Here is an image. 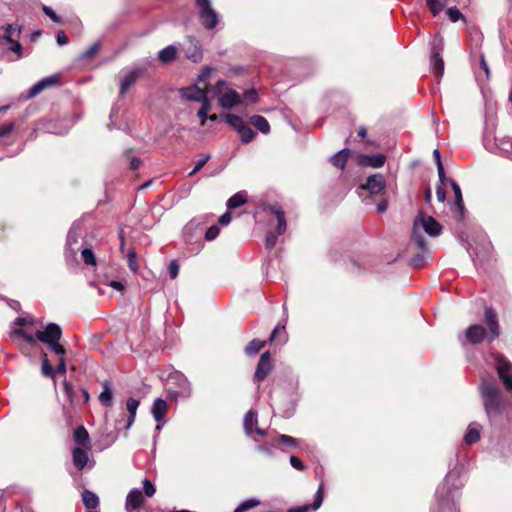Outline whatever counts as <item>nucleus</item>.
<instances>
[{
  "label": "nucleus",
  "instance_id": "49530a36",
  "mask_svg": "<svg viewBox=\"0 0 512 512\" xmlns=\"http://www.w3.org/2000/svg\"><path fill=\"white\" fill-rule=\"evenodd\" d=\"M99 49H100V43L96 42L93 45H91L86 51H84L81 54L80 58L82 60H89V59L93 58L98 53Z\"/></svg>",
  "mask_w": 512,
  "mask_h": 512
},
{
  "label": "nucleus",
  "instance_id": "ea45409f",
  "mask_svg": "<svg viewBox=\"0 0 512 512\" xmlns=\"http://www.w3.org/2000/svg\"><path fill=\"white\" fill-rule=\"evenodd\" d=\"M265 341L259 339H253L245 348L247 355L253 356L257 354L265 345Z\"/></svg>",
  "mask_w": 512,
  "mask_h": 512
},
{
  "label": "nucleus",
  "instance_id": "473e14b6",
  "mask_svg": "<svg viewBox=\"0 0 512 512\" xmlns=\"http://www.w3.org/2000/svg\"><path fill=\"white\" fill-rule=\"evenodd\" d=\"M177 55V49L173 45H169L164 49L160 50L158 53V58L163 63L172 62Z\"/></svg>",
  "mask_w": 512,
  "mask_h": 512
},
{
  "label": "nucleus",
  "instance_id": "412c9836",
  "mask_svg": "<svg viewBox=\"0 0 512 512\" xmlns=\"http://www.w3.org/2000/svg\"><path fill=\"white\" fill-rule=\"evenodd\" d=\"M271 368L270 354L269 352H264L260 356V360L255 371V378L259 381L263 380L269 374Z\"/></svg>",
  "mask_w": 512,
  "mask_h": 512
},
{
  "label": "nucleus",
  "instance_id": "dca6fc26",
  "mask_svg": "<svg viewBox=\"0 0 512 512\" xmlns=\"http://www.w3.org/2000/svg\"><path fill=\"white\" fill-rule=\"evenodd\" d=\"M485 321L489 328V340L492 341L497 338L500 333L497 314L492 308L485 309Z\"/></svg>",
  "mask_w": 512,
  "mask_h": 512
},
{
  "label": "nucleus",
  "instance_id": "c9c22d12",
  "mask_svg": "<svg viewBox=\"0 0 512 512\" xmlns=\"http://www.w3.org/2000/svg\"><path fill=\"white\" fill-rule=\"evenodd\" d=\"M3 39L6 41H9L11 39L19 38L20 36V27L14 25V24H7L3 26Z\"/></svg>",
  "mask_w": 512,
  "mask_h": 512
},
{
  "label": "nucleus",
  "instance_id": "f8f14e48",
  "mask_svg": "<svg viewBox=\"0 0 512 512\" xmlns=\"http://www.w3.org/2000/svg\"><path fill=\"white\" fill-rule=\"evenodd\" d=\"M323 488L324 485L321 483L318 487V490L315 494L313 504H305L297 507L289 508L287 512H311L316 511L320 508L323 502Z\"/></svg>",
  "mask_w": 512,
  "mask_h": 512
},
{
  "label": "nucleus",
  "instance_id": "864d4df0",
  "mask_svg": "<svg viewBox=\"0 0 512 512\" xmlns=\"http://www.w3.org/2000/svg\"><path fill=\"white\" fill-rule=\"evenodd\" d=\"M446 14L452 22H457L463 18V14L456 7L448 8Z\"/></svg>",
  "mask_w": 512,
  "mask_h": 512
},
{
  "label": "nucleus",
  "instance_id": "4c0bfd02",
  "mask_svg": "<svg viewBox=\"0 0 512 512\" xmlns=\"http://www.w3.org/2000/svg\"><path fill=\"white\" fill-rule=\"evenodd\" d=\"M225 121L226 123L231 125L237 132H239L240 129H242L246 125V123L240 116L233 114H227L225 117Z\"/></svg>",
  "mask_w": 512,
  "mask_h": 512
},
{
  "label": "nucleus",
  "instance_id": "a19ab883",
  "mask_svg": "<svg viewBox=\"0 0 512 512\" xmlns=\"http://www.w3.org/2000/svg\"><path fill=\"white\" fill-rule=\"evenodd\" d=\"M260 504V501L255 498H249L242 501L238 507L234 510V512H245L251 508L257 507Z\"/></svg>",
  "mask_w": 512,
  "mask_h": 512
},
{
  "label": "nucleus",
  "instance_id": "9d476101",
  "mask_svg": "<svg viewBox=\"0 0 512 512\" xmlns=\"http://www.w3.org/2000/svg\"><path fill=\"white\" fill-rule=\"evenodd\" d=\"M171 380L178 386V390L174 392H170L169 396L171 398H177L178 396L189 397L191 395V387L188 379L180 373H175L170 377Z\"/></svg>",
  "mask_w": 512,
  "mask_h": 512
},
{
  "label": "nucleus",
  "instance_id": "de8ad7c7",
  "mask_svg": "<svg viewBox=\"0 0 512 512\" xmlns=\"http://www.w3.org/2000/svg\"><path fill=\"white\" fill-rule=\"evenodd\" d=\"M127 259H128V267L129 269L136 273L138 271V262H137V256L135 249H130L127 253Z\"/></svg>",
  "mask_w": 512,
  "mask_h": 512
},
{
  "label": "nucleus",
  "instance_id": "e2e57ef3",
  "mask_svg": "<svg viewBox=\"0 0 512 512\" xmlns=\"http://www.w3.org/2000/svg\"><path fill=\"white\" fill-rule=\"evenodd\" d=\"M231 219H232V217H231L230 212H225L224 214H222L219 217L218 223L220 225L226 226L231 222Z\"/></svg>",
  "mask_w": 512,
  "mask_h": 512
},
{
  "label": "nucleus",
  "instance_id": "7ed1b4c3",
  "mask_svg": "<svg viewBox=\"0 0 512 512\" xmlns=\"http://www.w3.org/2000/svg\"><path fill=\"white\" fill-rule=\"evenodd\" d=\"M36 336L39 341L48 344L52 351L61 356L57 365V373L65 375L66 363L63 358L65 349L59 343V340L62 336L61 327L55 323H50L45 327L44 330H37Z\"/></svg>",
  "mask_w": 512,
  "mask_h": 512
},
{
  "label": "nucleus",
  "instance_id": "0e129e2a",
  "mask_svg": "<svg viewBox=\"0 0 512 512\" xmlns=\"http://www.w3.org/2000/svg\"><path fill=\"white\" fill-rule=\"evenodd\" d=\"M63 387H64V391H65L68 399L72 402L73 401V398H72L73 386L68 381L64 380Z\"/></svg>",
  "mask_w": 512,
  "mask_h": 512
},
{
  "label": "nucleus",
  "instance_id": "69168bd1",
  "mask_svg": "<svg viewBox=\"0 0 512 512\" xmlns=\"http://www.w3.org/2000/svg\"><path fill=\"white\" fill-rule=\"evenodd\" d=\"M436 196L439 202H444L446 199V192L444 190V187L441 185H438L436 188Z\"/></svg>",
  "mask_w": 512,
  "mask_h": 512
},
{
  "label": "nucleus",
  "instance_id": "f704fd0d",
  "mask_svg": "<svg viewBox=\"0 0 512 512\" xmlns=\"http://www.w3.org/2000/svg\"><path fill=\"white\" fill-rule=\"evenodd\" d=\"M252 125L263 134H268L270 125L266 118L260 115H255L250 118Z\"/></svg>",
  "mask_w": 512,
  "mask_h": 512
},
{
  "label": "nucleus",
  "instance_id": "bf43d9fd",
  "mask_svg": "<svg viewBox=\"0 0 512 512\" xmlns=\"http://www.w3.org/2000/svg\"><path fill=\"white\" fill-rule=\"evenodd\" d=\"M244 97L251 102H256L258 100V94L255 89H249L245 91Z\"/></svg>",
  "mask_w": 512,
  "mask_h": 512
},
{
  "label": "nucleus",
  "instance_id": "9b49d317",
  "mask_svg": "<svg viewBox=\"0 0 512 512\" xmlns=\"http://www.w3.org/2000/svg\"><path fill=\"white\" fill-rule=\"evenodd\" d=\"M510 368L511 364L506 359L498 357L496 369L507 390H512V376L508 374Z\"/></svg>",
  "mask_w": 512,
  "mask_h": 512
},
{
  "label": "nucleus",
  "instance_id": "aec40b11",
  "mask_svg": "<svg viewBox=\"0 0 512 512\" xmlns=\"http://www.w3.org/2000/svg\"><path fill=\"white\" fill-rule=\"evenodd\" d=\"M372 194H378L385 188V180L381 174H373L368 177L366 184L361 186Z\"/></svg>",
  "mask_w": 512,
  "mask_h": 512
},
{
  "label": "nucleus",
  "instance_id": "680f3d73",
  "mask_svg": "<svg viewBox=\"0 0 512 512\" xmlns=\"http://www.w3.org/2000/svg\"><path fill=\"white\" fill-rule=\"evenodd\" d=\"M14 129V124L13 123H9V124H5L3 126L0 127V137H4L8 134H10Z\"/></svg>",
  "mask_w": 512,
  "mask_h": 512
},
{
  "label": "nucleus",
  "instance_id": "cd10ccee",
  "mask_svg": "<svg viewBox=\"0 0 512 512\" xmlns=\"http://www.w3.org/2000/svg\"><path fill=\"white\" fill-rule=\"evenodd\" d=\"M449 184L451 185V188L454 193V198H455L454 205H453L452 209L454 211L462 213L464 210V203H463L461 188L454 180H449Z\"/></svg>",
  "mask_w": 512,
  "mask_h": 512
},
{
  "label": "nucleus",
  "instance_id": "b1692460",
  "mask_svg": "<svg viewBox=\"0 0 512 512\" xmlns=\"http://www.w3.org/2000/svg\"><path fill=\"white\" fill-rule=\"evenodd\" d=\"M386 157L383 154L376 155H361L359 163L362 166H370L373 168H380L385 164Z\"/></svg>",
  "mask_w": 512,
  "mask_h": 512
},
{
  "label": "nucleus",
  "instance_id": "58836bf2",
  "mask_svg": "<svg viewBox=\"0 0 512 512\" xmlns=\"http://www.w3.org/2000/svg\"><path fill=\"white\" fill-rule=\"evenodd\" d=\"M79 251L81 252V258L86 265H96V257L91 248L83 246Z\"/></svg>",
  "mask_w": 512,
  "mask_h": 512
},
{
  "label": "nucleus",
  "instance_id": "4468645a",
  "mask_svg": "<svg viewBox=\"0 0 512 512\" xmlns=\"http://www.w3.org/2000/svg\"><path fill=\"white\" fill-rule=\"evenodd\" d=\"M9 337L17 346H21L22 342L34 345L36 339H38L37 336L34 337L22 328H12L9 332Z\"/></svg>",
  "mask_w": 512,
  "mask_h": 512
},
{
  "label": "nucleus",
  "instance_id": "393cba45",
  "mask_svg": "<svg viewBox=\"0 0 512 512\" xmlns=\"http://www.w3.org/2000/svg\"><path fill=\"white\" fill-rule=\"evenodd\" d=\"M430 66L433 72L441 77L444 74V61L441 56V52L436 49L433 50L430 57Z\"/></svg>",
  "mask_w": 512,
  "mask_h": 512
},
{
  "label": "nucleus",
  "instance_id": "8fccbe9b",
  "mask_svg": "<svg viewBox=\"0 0 512 512\" xmlns=\"http://www.w3.org/2000/svg\"><path fill=\"white\" fill-rule=\"evenodd\" d=\"M41 370H42V374L46 377H54V375H55V372H54L51 364L49 363V360L47 359L46 355H44V357H43Z\"/></svg>",
  "mask_w": 512,
  "mask_h": 512
},
{
  "label": "nucleus",
  "instance_id": "423d86ee",
  "mask_svg": "<svg viewBox=\"0 0 512 512\" xmlns=\"http://www.w3.org/2000/svg\"><path fill=\"white\" fill-rule=\"evenodd\" d=\"M85 231L79 223L70 228L66 241V257L75 258L77 252L84 246Z\"/></svg>",
  "mask_w": 512,
  "mask_h": 512
},
{
  "label": "nucleus",
  "instance_id": "39448f33",
  "mask_svg": "<svg viewBox=\"0 0 512 512\" xmlns=\"http://www.w3.org/2000/svg\"><path fill=\"white\" fill-rule=\"evenodd\" d=\"M213 93L218 97L219 105L224 109H231L232 107L241 103L240 94L227 87L225 80H219L213 87Z\"/></svg>",
  "mask_w": 512,
  "mask_h": 512
},
{
  "label": "nucleus",
  "instance_id": "338daca9",
  "mask_svg": "<svg viewBox=\"0 0 512 512\" xmlns=\"http://www.w3.org/2000/svg\"><path fill=\"white\" fill-rule=\"evenodd\" d=\"M43 11L44 13L50 17L54 22H58L59 21V18L58 16L56 15V13L48 6H43Z\"/></svg>",
  "mask_w": 512,
  "mask_h": 512
},
{
  "label": "nucleus",
  "instance_id": "09e8293b",
  "mask_svg": "<svg viewBox=\"0 0 512 512\" xmlns=\"http://www.w3.org/2000/svg\"><path fill=\"white\" fill-rule=\"evenodd\" d=\"M279 443L282 445H286L289 447H296L298 445V440L294 437H291L289 435L280 434L278 436Z\"/></svg>",
  "mask_w": 512,
  "mask_h": 512
},
{
  "label": "nucleus",
  "instance_id": "7c9ffc66",
  "mask_svg": "<svg viewBox=\"0 0 512 512\" xmlns=\"http://www.w3.org/2000/svg\"><path fill=\"white\" fill-rule=\"evenodd\" d=\"M186 57L194 63L202 59V49L198 43L191 42L186 50Z\"/></svg>",
  "mask_w": 512,
  "mask_h": 512
},
{
  "label": "nucleus",
  "instance_id": "a878e982",
  "mask_svg": "<svg viewBox=\"0 0 512 512\" xmlns=\"http://www.w3.org/2000/svg\"><path fill=\"white\" fill-rule=\"evenodd\" d=\"M103 390L99 395V401L106 407H111L113 404V390L110 381H104L102 383Z\"/></svg>",
  "mask_w": 512,
  "mask_h": 512
},
{
  "label": "nucleus",
  "instance_id": "1a4fd4ad",
  "mask_svg": "<svg viewBox=\"0 0 512 512\" xmlns=\"http://www.w3.org/2000/svg\"><path fill=\"white\" fill-rule=\"evenodd\" d=\"M244 432L247 436L253 437L254 434L259 436H265L266 431L260 427H258V417L257 413L253 410H249L243 422Z\"/></svg>",
  "mask_w": 512,
  "mask_h": 512
},
{
  "label": "nucleus",
  "instance_id": "6e6d98bb",
  "mask_svg": "<svg viewBox=\"0 0 512 512\" xmlns=\"http://www.w3.org/2000/svg\"><path fill=\"white\" fill-rule=\"evenodd\" d=\"M179 264L176 260H172L170 263H169V266H168V272H169V275L172 279H175L177 278L178 274H179Z\"/></svg>",
  "mask_w": 512,
  "mask_h": 512
},
{
  "label": "nucleus",
  "instance_id": "72a5a7b5",
  "mask_svg": "<svg viewBox=\"0 0 512 512\" xmlns=\"http://www.w3.org/2000/svg\"><path fill=\"white\" fill-rule=\"evenodd\" d=\"M73 437L77 444L89 447L90 437L87 430L83 426L77 427L74 430Z\"/></svg>",
  "mask_w": 512,
  "mask_h": 512
},
{
  "label": "nucleus",
  "instance_id": "2f4dec72",
  "mask_svg": "<svg viewBox=\"0 0 512 512\" xmlns=\"http://www.w3.org/2000/svg\"><path fill=\"white\" fill-rule=\"evenodd\" d=\"M82 501L88 509H95L99 505L98 496L90 490H84L82 492Z\"/></svg>",
  "mask_w": 512,
  "mask_h": 512
},
{
  "label": "nucleus",
  "instance_id": "4be33fe9",
  "mask_svg": "<svg viewBox=\"0 0 512 512\" xmlns=\"http://www.w3.org/2000/svg\"><path fill=\"white\" fill-rule=\"evenodd\" d=\"M486 335L485 329L482 325H471L466 330V339L471 344L480 343Z\"/></svg>",
  "mask_w": 512,
  "mask_h": 512
},
{
  "label": "nucleus",
  "instance_id": "6e6552de",
  "mask_svg": "<svg viewBox=\"0 0 512 512\" xmlns=\"http://www.w3.org/2000/svg\"><path fill=\"white\" fill-rule=\"evenodd\" d=\"M199 11V19L202 25L208 29H214L219 23V15L212 7L210 0H195Z\"/></svg>",
  "mask_w": 512,
  "mask_h": 512
},
{
  "label": "nucleus",
  "instance_id": "5701e85b",
  "mask_svg": "<svg viewBox=\"0 0 512 512\" xmlns=\"http://www.w3.org/2000/svg\"><path fill=\"white\" fill-rule=\"evenodd\" d=\"M168 410L166 401L161 398H157L152 406V415L156 422L165 423V415Z\"/></svg>",
  "mask_w": 512,
  "mask_h": 512
},
{
  "label": "nucleus",
  "instance_id": "5fc2aeb1",
  "mask_svg": "<svg viewBox=\"0 0 512 512\" xmlns=\"http://www.w3.org/2000/svg\"><path fill=\"white\" fill-rule=\"evenodd\" d=\"M219 233H220V229L218 228V226L213 225V226H211V227H209L207 229L206 234H205V238L208 241H212V240L217 238Z\"/></svg>",
  "mask_w": 512,
  "mask_h": 512
},
{
  "label": "nucleus",
  "instance_id": "f257e3e1",
  "mask_svg": "<svg viewBox=\"0 0 512 512\" xmlns=\"http://www.w3.org/2000/svg\"><path fill=\"white\" fill-rule=\"evenodd\" d=\"M463 485L460 472L458 470L449 471L436 490V507L433 508L432 512H458L454 505L452 490H458Z\"/></svg>",
  "mask_w": 512,
  "mask_h": 512
},
{
  "label": "nucleus",
  "instance_id": "052dcab7",
  "mask_svg": "<svg viewBox=\"0 0 512 512\" xmlns=\"http://www.w3.org/2000/svg\"><path fill=\"white\" fill-rule=\"evenodd\" d=\"M289 461H290V464L292 465V467H294L295 469H297V470H303L304 469V464L296 456H291Z\"/></svg>",
  "mask_w": 512,
  "mask_h": 512
},
{
  "label": "nucleus",
  "instance_id": "a211bd4d",
  "mask_svg": "<svg viewBox=\"0 0 512 512\" xmlns=\"http://www.w3.org/2000/svg\"><path fill=\"white\" fill-rule=\"evenodd\" d=\"M181 96L188 101L202 102L207 99L205 89L199 88L196 85L181 89Z\"/></svg>",
  "mask_w": 512,
  "mask_h": 512
},
{
  "label": "nucleus",
  "instance_id": "0eeeda50",
  "mask_svg": "<svg viewBox=\"0 0 512 512\" xmlns=\"http://www.w3.org/2000/svg\"><path fill=\"white\" fill-rule=\"evenodd\" d=\"M270 214L275 216L277 221L276 233H269L266 236L265 246L267 249H272L277 242L278 236L284 234L287 228L285 213L279 205H271L268 208Z\"/></svg>",
  "mask_w": 512,
  "mask_h": 512
},
{
  "label": "nucleus",
  "instance_id": "c756f323",
  "mask_svg": "<svg viewBox=\"0 0 512 512\" xmlns=\"http://www.w3.org/2000/svg\"><path fill=\"white\" fill-rule=\"evenodd\" d=\"M349 154H350L349 149H346V148L342 149L331 157V163L339 169H344L346 162L348 160Z\"/></svg>",
  "mask_w": 512,
  "mask_h": 512
},
{
  "label": "nucleus",
  "instance_id": "c03bdc74",
  "mask_svg": "<svg viewBox=\"0 0 512 512\" xmlns=\"http://www.w3.org/2000/svg\"><path fill=\"white\" fill-rule=\"evenodd\" d=\"M6 45H7L8 50L17 54L18 59L22 57V46H21L18 38L6 41Z\"/></svg>",
  "mask_w": 512,
  "mask_h": 512
},
{
  "label": "nucleus",
  "instance_id": "603ef678",
  "mask_svg": "<svg viewBox=\"0 0 512 512\" xmlns=\"http://www.w3.org/2000/svg\"><path fill=\"white\" fill-rule=\"evenodd\" d=\"M142 483H143L144 495L149 498L152 497L156 492V488H155L154 484L148 479H145Z\"/></svg>",
  "mask_w": 512,
  "mask_h": 512
},
{
  "label": "nucleus",
  "instance_id": "f3484780",
  "mask_svg": "<svg viewBox=\"0 0 512 512\" xmlns=\"http://www.w3.org/2000/svg\"><path fill=\"white\" fill-rule=\"evenodd\" d=\"M144 502V495L138 488H133L129 491L126 497L125 509L130 512L142 506Z\"/></svg>",
  "mask_w": 512,
  "mask_h": 512
},
{
  "label": "nucleus",
  "instance_id": "13d9d810",
  "mask_svg": "<svg viewBox=\"0 0 512 512\" xmlns=\"http://www.w3.org/2000/svg\"><path fill=\"white\" fill-rule=\"evenodd\" d=\"M437 172H438V177H439L438 185L444 186V184L446 182L449 183V180H451V179L446 177L443 165H439V168H437Z\"/></svg>",
  "mask_w": 512,
  "mask_h": 512
},
{
  "label": "nucleus",
  "instance_id": "20e7f679",
  "mask_svg": "<svg viewBox=\"0 0 512 512\" xmlns=\"http://www.w3.org/2000/svg\"><path fill=\"white\" fill-rule=\"evenodd\" d=\"M421 231H424L430 237H436L441 234L442 226L435 218L422 212L414 219L412 239L421 250H424L426 240L421 235Z\"/></svg>",
  "mask_w": 512,
  "mask_h": 512
},
{
  "label": "nucleus",
  "instance_id": "ddd939ff",
  "mask_svg": "<svg viewBox=\"0 0 512 512\" xmlns=\"http://www.w3.org/2000/svg\"><path fill=\"white\" fill-rule=\"evenodd\" d=\"M59 81V77L57 75H51L45 77L35 83L28 91V98H33L41 93L44 89L52 87L56 85Z\"/></svg>",
  "mask_w": 512,
  "mask_h": 512
},
{
  "label": "nucleus",
  "instance_id": "e433bc0d",
  "mask_svg": "<svg viewBox=\"0 0 512 512\" xmlns=\"http://www.w3.org/2000/svg\"><path fill=\"white\" fill-rule=\"evenodd\" d=\"M246 201L247 199L245 194H243L242 192H238L228 199L226 205L228 209H235L245 204Z\"/></svg>",
  "mask_w": 512,
  "mask_h": 512
},
{
  "label": "nucleus",
  "instance_id": "f03ea898",
  "mask_svg": "<svg viewBox=\"0 0 512 512\" xmlns=\"http://www.w3.org/2000/svg\"><path fill=\"white\" fill-rule=\"evenodd\" d=\"M480 390L488 418H492L494 415H500L505 404L496 381L492 377L483 378Z\"/></svg>",
  "mask_w": 512,
  "mask_h": 512
},
{
  "label": "nucleus",
  "instance_id": "774afa93",
  "mask_svg": "<svg viewBox=\"0 0 512 512\" xmlns=\"http://www.w3.org/2000/svg\"><path fill=\"white\" fill-rule=\"evenodd\" d=\"M13 324L15 326H19V327H22V326H26V325H30L32 324V322L30 320H28L27 318H24V317H17L15 319V321L13 322Z\"/></svg>",
  "mask_w": 512,
  "mask_h": 512
},
{
  "label": "nucleus",
  "instance_id": "a18cd8bd",
  "mask_svg": "<svg viewBox=\"0 0 512 512\" xmlns=\"http://www.w3.org/2000/svg\"><path fill=\"white\" fill-rule=\"evenodd\" d=\"M201 103V107L197 112L198 117L201 119L202 124H204L205 120L208 118L207 113L209 112L211 105L209 99L203 100Z\"/></svg>",
  "mask_w": 512,
  "mask_h": 512
},
{
  "label": "nucleus",
  "instance_id": "3c124183",
  "mask_svg": "<svg viewBox=\"0 0 512 512\" xmlns=\"http://www.w3.org/2000/svg\"><path fill=\"white\" fill-rule=\"evenodd\" d=\"M211 156L209 154L204 155L201 159H199L195 165V167L189 172V176L195 175L199 172L204 165L210 160Z\"/></svg>",
  "mask_w": 512,
  "mask_h": 512
},
{
  "label": "nucleus",
  "instance_id": "c85d7f7f",
  "mask_svg": "<svg viewBox=\"0 0 512 512\" xmlns=\"http://www.w3.org/2000/svg\"><path fill=\"white\" fill-rule=\"evenodd\" d=\"M139 401L135 398H129L126 402V409L129 413L126 429H129L136 418L137 409L139 407Z\"/></svg>",
  "mask_w": 512,
  "mask_h": 512
},
{
  "label": "nucleus",
  "instance_id": "bb28decb",
  "mask_svg": "<svg viewBox=\"0 0 512 512\" xmlns=\"http://www.w3.org/2000/svg\"><path fill=\"white\" fill-rule=\"evenodd\" d=\"M481 428V425L476 422L469 424L467 432L464 436L465 443L473 444L479 441Z\"/></svg>",
  "mask_w": 512,
  "mask_h": 512
},
{
  "label": "nucleus",
  "instance_id": "6ab92c4d",
  "mask_svg": "<svg viewBox=\"0 0 512 512\" xmlns=\"http://www.w3.org/2000/svg\"><path fill=\"white\" fill-rule=\"evenodd\" d=\"M143 73L142 68H134L130 70L128 73H126L120 82V94L124 95L129 88L136 82V80L140 77V75Z\"/></svg>",
  "mask_w": 512,
  "mask_h": 512
},
{
  "label": "nucleus",
  "instance_id": "4d7b16f0",
  "mask_svg": "<svg viewBox=\"0 0 512 512\" xmlns=\"http://www.w3.org/2000/svg\"><path fill=\"white\" fill-rule=\"evenodd\" d=\"M275 446H276L275 442H271L270 444L259 443L258 444V450L263 452V453H266L268 455H272L273 454V449L275 448Z\"/></svg>",
  "mask_w": 512,
  "mask_h": 512
},
{
  "label": "nucleus",
  "instance_id": "2eb2a0df",
  "mask_svg": "<svg viewBox=\"0 0 512 512\" xmlns=\"http://www.w3.org/2000/svg\"><path fill=\"white\" fill-rule=\"evenodd\" d=\"M72 460L78 470L84 469L87 465L90 468L94 466V461L89 459L88 453L79 447L73 449Z\"/></svg>",
  "mask_w": 512,
  "mask_h": 512
},
{
  "label": "nucleus",
  "instance_id": "37998d69",
  "mask_svg": "<svg viewBox=\"0 0 512 512\" xmlns=\"http://www.w3.org/2000/svg\"><path fill=\"white\" fill-rule=\"evenodd\" d=\"M242 142L249 143L253 140L255 133L254 131L246 124L240 131L238 132Z\"/></svg>",
  "mask_w": 512,
  "mask_h": 512
},
{
  "label": "nucleus",
  "instance_id": "79ce46f5",
  "mask_svg": "<svg viewBox=\"0 0 512 512\" xmlns=\"http://www.w3.org/2000/svg\"><path fill=\"white\" fill-rule=\"evenodd\" d=\"M426 2L432 14L436 16L443 10L447 0H426Z\"/></svg>",
  "mask_w": 512,
  "mask_h": 512
}]
</instances>
